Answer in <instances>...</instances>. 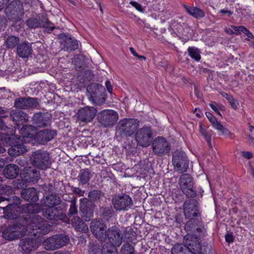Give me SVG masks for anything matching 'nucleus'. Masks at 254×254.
<instances>
[{"instance_id":"43","label":"nucleus","mask_w":254,"mask_h":254,"mask_svg":"<svg viewBox=\"0 0 254 254\" xmlns=\"http://www.w3.org/2000/svg\"><path fill=\"white\" fill-rule=\"evenodd\" d=\"M124 237L129 242H132L136 239L135 233L131 227H127L124 233Z\"/></svg>"},{"instance_id":"8","label":"nucleus","mask_w":254,"mask_h":254,"mask_svg":"<svg viewBox=\"0 0 254 254\" xmlns=\"http://www.w3.org/2000/svg\"><path fill=\"white\" fill-rule=\"evenodd\" d=\"M194 184L193 178L188 174H183L180 178L179 185L180 189L188 197H194L196 195Z\"/></svg>"},{"instance_id":"31","label":"nucleus","mask_w":254,"mask_h":254,"mask_svg":"<svg viewBox=\"0 0 254 254\" xmlns=\"http://www.w3.org/2000/svg\"><path fill=\"white\" fill-rule=\"evenodd\" d=\"M183 7L189 14L196 19L203 18L205 15L204 11L197 7L184 4Z\"/></svg>"},{"instance_id":"34","label":"nucleus","mask_w":254,"mask_h":254,"mask_svg":"<svg viewBox=\"0 0 254 254\" xmlns=\"http://www.w3.org/2000/svg\"><path fill=\"white\" fill-rule=\"evenodd\" d=\"M42 205L47 207L56 206L60 203V198L59 196L51 194L45 198H43L42 200Z\"/></svg>"},{"instance_id":"27","label":"nucleus","mask_w":254,"mask_h":254,"mask_svg":"<svg viewBox=\"0 0 254 254\" xmlns=\"http://www.w3.org/2000/svg\"><path fill=\"white\" fill-rule=\"evenodd\" d=\"M61 37L62 39L61 43L65 50L71 51L78 48L77 41L70 36L64 34Z\"/></svg>"},{"instance_id":"33","label":"nucleus","mask_w":254,"mask_h":254,"mask_svg":"<svg viewBox=\"0 0 254 254\" xmlns=\"http://www.w3.org/2000/svg\"><path fill=\"white\" fill-rule=\"evenodd\" d=\"M32 121L34 124L39 127L47 126L50 123L49 118L41 113L34 114L32 118Z\"/></svg>"},{"instance_id":"37","label":"nucleus","mask_w":254,"mask_h":254,"mask_svg":"<svg viewBox=\"0 0 254 254\" xmlns=\"http://www.w3.org/2000/svg\"><path fill=\"white\" fill-rule=\"evenodd\" d=\"M35 127L31 125H26L23 126L19 130L21 136L23 138H32L34 139L35 134H33L35 130Z\"/></svg>"},{"instance_id":"55","label":"nucleus","mask_w":254,"mask_h":254,"mask_svg":"<svg viewBox=\"0 0 254 254\" xmlns=\"http://www.w3.org/2000/svg\"><path fill=\"white\" fill-rule=\"evenodd\" d=\"M72 191H73V193L78 195L79 196H83L84 192H85L84 190H81L78 188H73Z\"/></svg>"},{"instance_id":"11","label":"nucleus","mask_w":254,"mask_h":254,"mask_svg":"<svg viewBox=\"0 0 254 254\" xmlns=\"http://www.w3.org/2000/svg\"><path fill=\"white\" fill-rule=\"evenodd\" d=\"M172 163L174 170L182 173L187 171L189 167V160L186 153L181 150L177 149L173 154Z\"/></svg>"},{"instance_id":"51","label":"nucleus","mask_w":254,"mask_h":254,"mask_svg":"<svg viewBox=\"0 0 254 254\" xmlns=\"http://www.w3.org/2000/svg\"><path fill=\"white\" fill-rule=\"evenodd\" d=\"M129 4L140 12L143 13L145 11V8L135 1H130Z\"/></svg>"},{"instance_id":"24","label":"nucleus","mask_w":254,"mask_h":254,"mask_svg":"<svg viewBox=\"0 0 254 254\" xmlns=\"http://www.w3.org/2000/svg\"><path fill=\"white\" fill-rule=\"evenodd\" d=\"M206 116L211 123L213 127L217 130L221 132L220 134L225 135L228 137L230 136L231 133L229 130L224 127L219 122H218L216 118L211 113L206 112L205 113Z\"/></svg>"},{"instance_id":"49","label":"nucleus","mask_w":254,"mask_h":254,"mask_svg":"<svg viewBox=\"0 0 254 254\" xmlns=\"http://www.w3.org/2000/svg\"><path fill=\"white\" fill-rule=\"evenodd\" d=\"M77 213V208L76 205L75 198H74L70 201V207L69 209L68 215L71 216Z\"/></svg>"},{"instance_id":"61","label":"nucleus","mask_w":254,"mask_h":254,"mask_svg":"<svg viewBox=\"0 0 254 254\" xmlns=\"http://www.w3.org/2000/svg\"><path fill=\"white\" fill-rule=\"evenodd\" d=\"M209 106L216 113L221 115L220 112H219L218 108L215 105L212 104H209Z\"/></svg>"},{"instance_id":"62","label":"nucleus","mask_w":254,"mask_h":254,"mask_svg":"<svg viewBox=\"0 0 254 254\" xmlns=\"http://www.w3.org/2000/svg\"><path fill=\"white\" fill-rule=\"evenodd\" d=\"M162 13L164 14L163 18L164 20L169 18L171 16V13L169 11H163ZM161 18H163V16H161Z\"/></svg>"},{"instance_id":"42","label":"nucleus","mask_w":254,"mask_h":254,"mask_svg":"<svg viewBox=\"0 0 254 254\" xmlns=\"http://www.w3.org/2000/svg\"><path fill=\"white\" fill-rule=\"evenodd\" d=\"M75 68H81L85 64V57L82 55H76L72 59Z\"/></svg>"},{"instance_id":"39","label":"nucleus","mask_w":254,"mask_h":254,"mask_svg":"<svg viewBox=\"0 0 254 254\" xmlns=\"http://www.w3.org/2000/svg\"><path fill=\"white\" fill-rule=\"evenodd\" d=\"M92 172L88 169L81 170L78 175L81 183L85 185L87 183L92 177Z\"/></svg>"},{"instance_id":"4","label":"nucleus","mask_w":254,"mask_h":254,"mask_svg":"<svg viewBox=\"0 0 254 254\" xmlns=\"http://www.w3.org/2000/svg\"><path fill=\"white\" fill-rule=\"evenodd\" d=\"M30 161L33 167L42 170L49 168L51 164L49 154L45 151L41 150L32 153Z\"/></svg>"},{"instance_id":"15","label":"nucleus","mask_w":254,"mask_h":254,"mask_svg":"<svg viewBox=\"0 0 254 254\" xmlns=\"http://www.w3.org/2000/svg\"><path fill=\"white\" fill-rule=\"evenodd\" d=\"M94 208L95 204L87 198L80 199V215L86 221H89L93 217Z\"/></svg>"},{"instance_id":"28","label":"nucleus","mask_w":254,"mask_h":254,"mask_svg":"<svg viewBox=\"0 0 254 254\" xmlns=\"http://www.w3.org/2000/svg\"><path fill=\"white\" fill-rule=\"evenodd\" d=\"M62 213L61 209L56 206H52L48 207L44 210L43 215L47 219L56 220L61 218Z\"/></svg>"},{"instance_id":"21","label":"nucleus","mask_w":254,"mask_h":254,"mask_svg":"<svg viewBox=\"0 0 254 254\" xmlns=\"http://www.w3.org/2000/svg\"><path fill=\"white\" fill-rule=\"evenodd\" d=\"M170 27L179 37L188 36L190 31V28L187 23L175 20L171 21Z\"/></svg>"},{"instance_id":"36","label":"nucleus","mask_w":254,"mask_h":254,"mask_svg":"<svg viewBox=\"0 0 254 254\" xmlns=\"http://www.w3.org/2000/svg\"><path fill=\"white\" fill-rule=\"evenodd\" d=\"M26 150L25 146L19 143L15 145H11V147L8 149V153L9 155L12 156H19Z\"/></svg>"},{"instance_id":"38","label":"nucleus","mask_w":254,"mask_h":254,"mask_svg":"<svg viewBox=\"0 0 254 254\" xmlns=\"http://www.w3.org/2000/svg\"><path fill=\"white\" fill-rule=\"evenodd\" d=\"M24 178V181L26 182L36 183L40 178V173L34 169L30 170L26 173Z\"/></svg>"},{"instance_id":"64","label":"nucleus","mask_w":254,"mask_h":254,"mask_svg":"<svg viewBox=\"0 0 254 254\" xmlns=\"http://www.w3.org/2000/svg\"><path fill=\"white\" fill-rule=\"evenodd\" d=\"M221 95L223 97L226 98L227 100V101H228L229 100V99H230L232 97V96L231 95H229V94H228L227 93L224 92H222L221 93Z\"/></svg>"},{"instance_id":"9","label":"nucleus","mask_w":254,"mask_h":254,"mask_svg":"<svg viewBox=\"0 0 254 254\" xmlns=\"http://www.w3.org/2000/svg\"><path fill=\"white\" fill-rule=\"evenodd\" d=\"M152 149L154 154L162 157L168 154L171 150V144L163 136L156 137L152 143Z\"/></svg>"},{"instance_id":"59","label":"nucleus","mask_w":254,"mask_h":254,"mask_svg":"<svg viewBox=\"0 0 254 254\" xmlns=\"http://www.w3.org/2000/svg\"><path fill=\"white\" fill-rule=\"evenodd\" d=\"M9 0H0V11L4 9Z\"/></svg>"},{"instance_id":"13","label":"nucleus","mask_w":254,"mask_h":254,"mask_svg":"<svg viewBox=\"0 0 254 254\" xmlns=\"http://www.w3.org/2000/svg\"><path fill=\"white\" fill-rule=\"evenodd\" d=\"M25 234L23 225L14 224L6 228L2 232V237L7 240L11 241L21 238Z\"/></svg>"},{"instance_id":"57","label":"nucleus","mask_w":254,"mask_h":254,"mask_svg":"<svg viewBox=\"0 0 254 254\" xmlns=\"http://www.w3.org/2000/svg\"><path fill=\"white\" fill-rule=\"evenodd\" d=\"M225 240L228 243H231L234 241V237L231 233H227L225 235Z\"/></svg>"},{"instance_id":"16","label":"nucleus","mask_w":254,"mask_h":254,"mask_svg":"<svg viewBox=\"0 0 254 254\" xmlns=\"http://www.w3.org/2000/svg\"><path fill=\"white\" fill-rule=\"evenodd\" d=\"M98 119L104 126H112L114 125L118 120V114L114 110H105L98 114Z\"/></svg>"},{"instance_id":"47","label":"nucleus","mask_w":254,"mask_h":254,"mask_svg":"<svg viewBox=\"0 0 254 254\" xmlns=\"http://www.w3.org/2000/svg\"><path fill=\"white\" fill-rule=\"evenodd\" d=\"M101 254H118V252L114 247H108L106 245H104Z\"/></svg>"},{"instance_id":"35","label":"nucleus","mask_w":254,"mask_h":254,"mask_svg":"<svg viewBox=\"0 0 254 254\" xmlns=\"http://www.w3.org/2000/svg\"><path fill=\"white\" fill-rule=\"evenodd\" d=\"M71 224L78 231L86 232L88 230L87 225L78 216H75L71 219Z\"/></svg>"},{"instance_id":"25","label":"nucleus","mask_w":254,"mask_h":254,"mask_svg":"<svg viewBox=\"0 0 254 254\" xmlns=\"http://www.w3.org/2000/svg\"><path fill=\"white\" fill-rule=\"evenodd\" d=\"M20 204V199L18 198L16 202L8 204L5 207H0L3 210V217L7 219H12L16 217L15 212L19 208L18 205Z\"/></svg>"},{"instance_id":"5","label":"nucleus","mask_w":254,"mask_h":254,"mask_svg":"<svg viewBox=\"0 0 254 254\" xmlns=\"http://www.w3.org/2000/svg\"><path fill=\"white\" fill-rule=\"evenodd\" d=\"M69 241L68 236L62 234H56L45 239L43 242V245L46 250L53 251L65 246Z\"/></svg>"},{"instance_id":"56","label":"nucleus","mask_w":254,"mask_h":254,"mask_svg":"<svg viewBox=\"0 0 254 254\" xmlns=\"http://www.w3.org/2000/svg\"><path fill=\"white\" fill-rule=\"evenodd\" d=\"M242 33H244L245 35H246L248 38H251L252 39H254V36L245 27L242 32Z\"/></svg>"},{"instance_id":"40","label":"nucleus","mask_w":254,"mask_h":254,"mask_svg":"<svg viewBox=\"0 0 254 254\" xmlns=\"http://www.w3.org/2000/svg\"><path fill=\"white\" fill-rule=\"evenodd\" d=\"M19 39L18 37L15 36H9L5 40L4 42V45L7 48L13 49L18 44Z\"/></svg>"},{"instance_id":"3","label":"nucleus","mask_w":254,"mask_h":254,"mask_svg":"<svg viewBox=\"0 0 254 254\" xmlns=\"http://www.w3.org/2000/svg\"><path fill=\"white\" fill-rule=\"evenodd\" d=\"M139 126V121L134 118H125L120 121L117 126V132L122 136L133 135Z\"/></svg>"},{"instance_id":"12","label":"nucleus","mask_w":254,"mask_h":254,"mask_svg":"<svg viewBox=\"0 0 254 254\" xmlns=\"http://www.w3.org/2000/svg\"><path fill=\"white\" fill-rule=\"evenodd\" d=\"M25 23L30 29L43 28L46 29L49 32H51L55 28L54 24L43 15L29 18Z\"/></svg>"},{"instance_id":"46","label":"nucleus","mask_w":254,"mask_h":254,"mask_svg":"<svg viewBox=\"0 0 254 254\" xmlns=\"http://www.w3.org/2000/svg\"><path fill=\"white\" fill-rule=\"evenodd\" d=\"M103 196V193L100 190H93L89 192L88 197L91 200L97 201Z\"/></svg>"},{"instance_id":"7","label":"nucleus","mask_w":254,"mask_h":254,"mask_svg":"<svg viewBox=\"0 0 254 254\" xmlns=\"http://www.w3.org/2000/svg\"><path fill=\"white\" fill-rule=\"evenodd\" d=\"M5 13L7 17L14 21L21 20L24 15L23 6L19 0L12 1L5 8Z\"/></svg>"},{"instance_id":"20","label":"nucleus","mask_w":254,"mask_h":254,"mask_svg":"<svg viewBox=\"0 0 254 254\" xmlns=\"http://www.w3.org/2000/svg\"><path fill=\"white\" fill-rule=\"evenodd\" d=\"M39 105L37 99L34 98L21 97L16 99L14 102V107L20 109L37 108Z\"/></svg>"},{"instance_id":"44","label":"nucleus","mask_w":254,"mask_h":254,"mask_svg":"<svg viewBox=\"0 0 254 254\" xmlns=\"http://www.w3.org/2000/svg\"><path fill=\"white\" fill-rule=\"evenodd\" d=\"M211 132H212L211 130H207L206 128L202 126L201 123L199 124V132L205 138L209 145L211 144Z\"/></svg>"},{"instance_id":"54","label":"nucleus","mask_w":254,"mask_h":254,"mask_svg":"<svg viewBox=\"0 0 254 254\" xmlns=\"http://www.w3.org/2000/svg\"><path fill=\"white\" fill-rule=\"evenodd\" d=\"M228 101L230 103V104L232 108H233L234 109H236L238 108V106H239V103L232 96L230 99H229V100Z\"/></svg>"},{"instance_id":"17","label":"nucleus","mask_w":254,"mask_h":254,"mask_svg":"<svg viewBox=\"0 0 254 254\" xmlns=\"http://www.w3.org/2000/svg\"><path fill=\"white\" fill-rule=\"evenodd\" d=\"M183 210L187 218H197L200 215L198 202L194 199L186 200L183 205Z\"/></svg>"},{"instance_id":"22","label":"nucleus","mask_w":254,"mask_h":254,"mask_svg":"<svg viewBox=\"0 0 254 254\" xmlns=\"http://www.w3.org/2000/svg\"><path fill=\"white\" fill-rule=\"evenodd\" d=\"M56 135V132L53 130L43 129L35 134L34 140L40 144H45L53 139Z\"/></svg>"},{"instance_id":"50","label":"nucleus","mask_w":254,"mask_h":254,"mask_svg":"<svg viewBox=\"0 0 254 254\" xmlns=\"http://www.w3.org/2000/svg\"><path fill=\"white\" fill-rule=\"evenodd\" d=\"M89 254H100V249L93 244H90L88 249Z\"/></svg>"},{"instance_id":"23","label":"nucleus","mask_w":254,"mask_h":254,"mask_svg":"<svg viewBox=\"0 0 254 254\" xmlns=\"http://www.w3.org/2000/svg\"><path fill=\"white\" fill-rule=\"evenodd\" d=\"M97 111L94 107H86L80 109L77 113L79 120L84 122H90L95 117Z\"/></svg>"},{"instance_id":"10","label":"nucleus","mask_w":254,"mask_h":254,"mask_svg":"<svg viewBox=\"0 0 254 254\" xmlns=\"http://www.w3.org/2000/svg\"><path fill=\"white\" fill-rule=\"evenodd\" d=\"M106 239H107L108 242L104 245L108 247H119L123 242V234L120 229L116 226H113L109 227L107 231L104 233Z\"/></svg>"},{"instance_id":"30","label":"nucleus","mask_w":254,"mask_h":254,"mask_svg":"<svg viewBox=\"0 0 254 254\" xmlns=\"http://www.w3.org/2000/svg\"><path fill=\"white\" fill-rule=\"evenodd\" d=\"M32 51V47L28 42L21 43L17 47V54L22 58L28 57Z\"/></svg>"},{"instance_id":"18","label":"nucleus","mask_w":254,"mask_h":254,"mask_svg":"<svg viewBox=\"0 0 254 254\" xmlns=\"http://www.w3.org/2000/svg\"><path fill=\"white\" fill-rule=\"evenodd\" d=\"M90 228L93 234L96 238L101 241H104L106 239L104 235V231L106 228V225L101 219H94L91 222Z\"/></svg>"},{"instance_id":"32","label":"nucleus","mask_w":254,"mask_h":254,"mask_svg":"<svg viewBox=\"0 0 254 254\" xmlns=\"http://www.w3.org/2000/svg\"><path fill=\"white\" fill-rule=\"evenodd\" d=\"M19 167L15 164H9L7 165L3 170L4 176L9 179L16 178L19 174Z\"/></svg>"},{"instance_id":"1","label":"nucleus","mask_w":254,"mask_h":254,"mask_svg":"<svg viewBox=\"0 0 254 254\" xmlns=\"http://www.w3.org/2000/svg\"><path fill=\"white\" fill-rule=\"evenodd\" d=\"M26 207L30 214L22 221L25 234L38 237L48 234L51 231V226L37 214L41 210V206L38 204L29 203Z\"/></svg>"},{"instance_id":"19","label":"nucleus","mask_w":254,"mask_h":254,"mask_svg":"<svg viewBox=\"0 0 254 254\" xmlns=\"http://www.w3.org/2000/svg\"><path fill=\"white\" fill-rule=\"evenodd\" d=\"M112 203L116 210H127L132 205V200L127 195L116 196L112 199Z\"/></svg>"},{"instance_id":"29","label":"nucleus","mask_w":254,"mask_h":254,"mask_svg":"<svg viewBox=\"0 0 254 254\" xmlns=\"http://www.w3.org/2000/svg\"><path fill=\"white\" fill-rule=\"evenodd\" d=\"M21 196L27 201H36L39 199V192L34 188H29L22 191Z\"/></svg>"},{"instance_id":"14","label":"nucleus","mask_w":254,"mask_h":254,"mask_svg":"<svg viewBox=\"0 0 254 254\" xmlns=\"http://www.w3.org/2000/svg\"><path fill=\"white\" fill-rule=\"evenodd\" d=\"M40 244L37 237H27L22 239L19 244V250L23 254H29L36 250Z\"/></svg>"},{"instance_id":"6","label":"nucleus","mask_w":254,"mask_h":254,"mask_svg":"<svg viewBox=\"0 0 254 254\" xmlns=\"http://www.w3.org/2000/svg\"><path fill=\"white\" fill-rule=\"evenodd\" d=\"M153 137V129L151 127L146 125L137 129L135 134V139L137 144L142 147L148 146Z\"/></svg>"},{"instance_id":"48","label":"nucleus","mask_w":254,"mask_h":254,"mask_svg":"<svg viewBox=\"0 0 254 254\" xmlns=\"http://www.w3.org/2000/svg\"><path fill=\"white\" fill-rule=\"evenodd\" d=\"M190 220L186 223L185 229L187 231H190L194 228V223L198 222V220L196 218H189Z\"/></svg>"},{"instance_id":"41","label":"nucleus","mask_w":254,"mask_h":254,"mask_svg":"<svg viewBox=\"0 0 254 254\" xmlns=\"http://www.w3.org/2000/svg\"><path fill=\"white\" fill-rule=\"evenodd\" d=\"M189 56L191 59L196 62H199L201 59L200 52L199 50L195 47H190L188 49Z\"/></svg>"},{"instance_id":"53","label":"nucleus","mask_w":254,"mask_h":254,"mask_svg":"<svg viewBox=\"0 0 254 254\" xmlns=\"http://www.w3.org/2000/svg\"><path fill=\"white\" fill-rule=\"evenodd\" d=\"M231 28L234 29V34L239 35L243 32L245 26H236L234 25H231Z\"/></svg>"},{"instance_id":"63","label":"nucleus","mask_w":254,"mask_h":254,"mask_svg":"<svg viewBox=\"0 0 254 254\" xmlns=\"http://www.w3.org/2000/svg\"><path fill=\"white\" fill-rule=\"evenodd\" d=\"M219 12L222 13L223 14H227L229 16H231L232 14V12L231 11L224 9H221L219 11Z\"/></svg>"},{"instance_id":"26","label":"nucleus","mask_w":254,"mask_h":254,"mask_svg":"<svg viewBox=\"0 0 254 254\" xmlns=\"http://www.w3.org/2000/svg\"><path fill=\"white\" fill-rule=\"evenodd\" d=\"M10 118L14 122L15 128L19 129V125L23 123H26L28 121V116L22 111L17 110H13L10 113Z\"/></svg>"},{"instance_id":"60","label":"nucleus","mask_w":254,"mask_h":254,"mask_svg":"<svg viewBox=\"0 0 254 254\" xmlns=\"http://www.w3.org/2000/svg\"><path fill=\"white\" fill-rule=\"evenodd\" d=\"M106 87L107 88V91L110 92V93H112V86L111 85V83L110 81L107 80L106 82Z\"/></svg>"},{"instance_id":"45","label":"nucleus","mask_w":254,"mask_h":254,"mask_svg":"<svg viewBox=\"0 0 254 254\" xmlns=\"http://www.w3.org/2000/svg\"><path fill=\"white\" fill-rule=\"evenodd\" d=\"M121 254H134V248L129 243L123 245L121 249Z\"/></svg>"},{"instance_id":"2","label":"nucleus","mask_w":254,"mask_h":254,"mask_svg":"<svg viewBox=\"0 0 254 254\" xmlns=\"http://www.w3.org/2000/svg\"><path fill=\"white\" fill-rule=\"evenodd\" d=\"M198 236L188 234L184 237V246L181 244L175 245L172 249V254H207L211 251V246L200 245Z\"/></svg>"},{"instance_id":"52","label":"nucleus","mask_w":254,"mask_h":254,"mask_svg":"<svg viewBox=\"0 0 254 254\" xmlns=\"http://www.w3.org/2000/svg\"><path fill=\"white\" fill-rule=\"evenodd\" d=\"M1 188H2V194H11L13 192L12 187L9 186L2 185Z\"/></svg>"},{"instance_id":"58","label":"nucleus","mask_w":254,"mask_h":254,"mask_svg":"<svg viewBox=\"0 0 254 254\" xmlns=\"http://www.w3.org/2000/svg\"><path fill=\"white\" fill-rule=\"evenodd\" d=\"M242 154L244 157L247 159H251L253 156L252 153L249 151H243Z\"/></svg>"}]
</instances>
